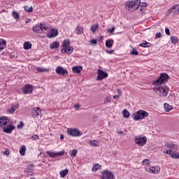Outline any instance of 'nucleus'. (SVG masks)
Returning <instances> with one entry per match:
<instances>
[{
	"mask_svg": "<svg viewBox=\"0 0 179 179\" xmlns=\"http://www.w3.org/2000/svg\"><path fill=\"white\" fill-rule=\"evenodd\" d=\"M165 33L167 36H170V29L169 28H165Z\"/></svg>",
	"mask_w": 179,
	"mask_h": 179,
	"instance_id": "nucleus-50",
	"label": "nucleus"
},
{
	"mask_svg": "<svg viewBox=\"0 0 179 179\" xmlns=\"http://www.w3.org/2000/svg\"><path fill=\"white\" fill-rule=\"evenodd\" d=\"M117 93H121V90L117 89Z\"/></svg>",
	"mask_w": 179,
	"mask_h": 179,
	"instance_id": "nucleus-59",
	"label": "nucleus"
},
{
	"mask_svg": "<svg viewBox=\"0 0 179 179\" xmlns=\"http://www.w3.org/2000/svg\"><path fill=\"white\" fill-rule=\"evenodd\" d=\"M17 108H19V104L13 105L11 108L8 110V113L9 114H13Z\"/></svg>",
	"mask_w": 179,
	"mask_h": 179,
	"instance_id": "nucleus-20",
	"label": "nucleus"
},
{
	"mask_svg": "<svg viewBox=\"0 0 179 179\" xmlns=\"http://www.w3.org/2000/svg\"><path fill=\"white\" fill-rule=\"evenodd\" d=\"M114 30H115V27H113L111 29H107L108 33H114Z\"/></svg>",
	"mask_w": 179,
	"mask_h": 179,
	"instance_id": "nucleus-47",
	"label": "nucleus"
},
{
	"mask_svg": "<svg viewBox=\"0 0 179 179\" xmlns=\"http://www.w3.org/2000/svg\"><path fill=\"white\" fill-rule=\"evenodd\" d=\"M4 155H6V156H9V152H8V151L4 152Z\"/></svg>",
	"mask_w": 179,
	"mask_h": 179,
	"instance_id": "nucleus-57",
	"label": "nucleus"
},
{
	"mask_svg": "<svg viewBox=\"0 0 179 179\" xmlns=\"http://www.w3.org/2000/svg\"><path fill=\"white\" fill-rule=\"evenodd\" d=\"M58 47H59V42L58 41H55L50 45V50H54V48H58Z\"/></svg>",
	"mask_w": 179,
	"mask_h": 179,
	"instance_id": "nucleus-23",
	"label": "nucleus"
},
{
	"mask_svg": "<svg viewBox=\"0 0 179 179\" xmlns=\"http://www.w3.org/2000/svg\"><path fill=\"white\" fill-rule=\"evenodd\" d=\"M113 99H120V96L118 95H114Z\"/></svg>",
	"mask_w": 179,
	"mask_h": 179,
	"instance_id": "nucleus-55",
	"label": "nucleus"
},
{
	"mask_svg": "<svg viewBox=\"0 0 179 179\" xmlns=\"http://www.w3.org/2000/svg\"><path fill=\"white\" fill-rule=\"evenodd\" d=\"M46 155H48V156H49V157L52 159H55V157H59L61 156H64V155H65V152L61 151V152H55L52 151H47Z\"/></svg>",
	"mask_w": 179,
	"mask_h": 179,
	"instance_id": "nucleus-8",
	"label": "nucleus"
},
{
	"mask_svg": "<svg viewBox=\"0 0 179 179\" xmlns=\"http://www.w3.org/2000/svg\"><path fill=\"white\" fill-rule=\"evenodd\" d=\"M30 179H35L34 178H30Z\"/></svg>",
	"mask_w": 179,
	"mask_h": 179,
	"instance_id": "nucleus-61",
	"label": "nucleus"
},
{
	"mask_svg": "<svg viewBox=\"0 0 179 179\" xmlns=\"http://www.w3.org/2000/svg\"><path fill=\"white\" fill-rule=\"evenodd\" d=\"M96 44H97V39H92L90 41L91 45H96Z\"/></svg>",
	"mask_w": 179,
	"mask_h": 179,
	"instance_id": "nucleus-42",
	"label": "nucleus"
},
{
	"mask_svg": "<svg viewBox=\"0 0 179 179\" xmlns=\"http://www.w3.org/2000/svg\"><path fill=\"white\" fill-rule=\"evenodd\" d=\"M165 146H166V148H169L170 149V143H166Z\"/></svg>",
	"mask_w": 179,
	"mask_h": 179,
	"instance_id": "nucleus-53",
	"label": "nucleus"
},
{
	"mask_svg": "<svg viewBox=\"0 0 179 179\" xmlns=\"http://www.w3.org/2000/svg\"><path fill=\"white\" fill-rule=\"evenodd\" d=\"M69 172V171L68 169H64L62 171H60L59 172L60 177L62 178H64V177L68 174Z\"/></svg>",
	"mask_w": 179,
	"mask_h": 179,
	"instance_id": "nucleus-25",
	"label": "nucleus"
},
{
	"mask_svg": "<svg viewBox=\"0 0 179 179\" xmlns=\"http://www.w3.org/2000/svg\"><path fill=\"white\" fill-rule=\"evenodd\" d=\"M146 6H148V5H146V3H143L142 5L141 6L140 10L141 12H143V8H146Z\"/></svg>",
	"mask_w": 179,
	"mask_h": 179,
	"instance_id": "nucleus-46",
	"label": "nucleus"
},
{
	"mask_svg": "<svg viewBox=\"0 0 179 179\" xmlns=\"http://www.w3.org/2000/svg\"><path fill=\"white\" fill-rule=\"evenodd\" d=\"M9 122V119L7 117L3 116L0 117V127H3Z\"/></svg>",
	"mask_w": 179,
	"mask_h": 179,
	"instance_id": "nucleus-18",
	"label": "nucleus"
},
{
	"mask_svg": "<svg viewBox=\"0 0 179 179\" xmlns=\"http://www.w3.org/2000/svg\"><path fill=\"white\" fill-rule=\"evenodd\" d=\"M5 47H6V41L0 39V51H2Z\"/></svg>",
	"mask_w": 179,
	"mask_h": 179,
	"instance_id": "nucleus-24",
	"label": "nucleus"
},
{
	"mask_svg": "<svg viewBox=\"0 0 179 179\" xmlns=\"http://www.w3.org/2000/svg\"><path fill=\"white\" fill-rule=\"evenodd\" d=\"M107 103H111V98L110 96H108L104 99V103L107 104Z\"/></svg>",
	"mask_w": 179,
	"mask_h": 179,
	"instance_id": "nucleus-41",
	"label": "nucleus"
},
{
	"mask_svg": "<svg viewBox=\"0 0 179 179\" xmlns=\"http://www.w3.org/2000/svg\"><path fill=\"white\" fill-rule=\"evenodd\" d=\"M147 117H149V113L143 110H138L133 115L134 121H139V120H143V118H146Z\"/></svg>",
	"mask_w": 179,
	"mask_h": 179,
	"instance_id": "nucleus-4",
	"label": "nucleus"
},
{
	"mask_svg": "<svg viewBox=\"0 0 179 179\" xmlns=\"http://www.w3.org/2000/svg\"><path fill=\"white\" fill-rule=\"evenodd\" d=\"M24 153H26V146L22 145L20 149V155H21V156H24Z\"/></svg>",
	"mask_w": 179,
	"mask_h": 179,
	"instance_id": "nucleus-28",
	"label": "nucleus"
},
{
	"mask_svg": "<svg viewBox=\"0 0 179 179\" xmlns=\"http://www.w3.org/2000/svg\"><path fill=\"white\" fill-rule=\"evenodd\" d=\"M30 170V168H28V171H29Z\"/></svg>",
	"mask_w": 179,
	"mask_h": 179,
	"instance_id": "nucleus-60",
	"label": "nucleus"
},
{
	"mask_svg": "<svg viewBox=\"0 0 179 179\" xmlns=\"http://www.w3.org/2000/svg\"><path fill=\"white\" fill-rule=\"evenodd\" d=\"M22 90L24 94H31V93H33V87L31 85L27 84L22 88Z\"/></svg>",
	"mask_w": 179,
	"mask_h": 179,
	"instance_id": "nucleus-14",
	"label": "nucleus"
},
{
	"mask_svg": "<svg viewBox=\"0 0 179 179\" xmlns=\"http://www.w3.org/2000/svg\"><path fill=\"white\" fill-rule=\"evenodd\" d=\"M72 71L74 73H80L83 71L82 66H76L72 67Z\"/></svg>",
	"mask_w": 179,
	"mask_h": 179,
	"instance_id": "nucleus-19",
	"label": "nucleus"
},
{
	"mask_svg": "<svg viewBox=\"0 0 179 179\" xmlns=\"http://www.w3.org/2000/svg\"><path fill=\"white\" fill-rule=\"evenodd\" d=\"M37 71H38V72H45V71H47V69H45L44 68H41V67H38Z\"/></svg>",
	"mask_w": 179,
	"mask_h": 179,
	"instance_id": "nucleus-48",
	"label": "nucleus"
},
{
	"mask_svg": "<svg viewBox=\"0 0 179 179\" xmlns=\"http://www.w3.org/2000/svg\"><path fill=\"white\" fill-rule=\"evenodd\" d=\"M140 47H143L144 48H148L150 47V43L145 41L143 43L140 44Z\"/></svg>",
	"mask_w": 179,
	"mask_h": 179,
	"instance_id": "nucleus-32",
	"label": "nucleus"
},
{
	"mask_svg": "<svg viewBox=\"0 0 179 179\" xmlns=\"http://www.w3.org/2000/svg\"><path fill=\"white\" fill-rule=\"evenodd\" d=\"M24 10H26V12H28V13H31V12H33V7L32 6L29 7V6H25L24 7Z\"/></svg>",
	"mask_w": 179,
	"mask_h": 179,
	"instance_id": "nucleus-36",
	"label": "nucleus"
},
{
	"mask_svg": "<svg viewBox=\"0 0 179 179\" xmlns=\"http://www.w3.org/2000/svg\"><path fill=\"white\" fill-rule=\"evenodd\" d=\"M80 107V105H79V104H76L74 106L75 108H79Z\"/></svg>",
	"mask_w": 179,
	"mask_h": 179,
	"instance_id": "nucleus-54",
	"label": "nucleus"
},
{
	"mask_svg": "<svg viewBox=\"0 0 179 179\" xmlns=\"http://www.w3.org/2000/svg\"><path fill=\"white\" fill-rule=\"evenodd\" d=\"M134 142L138 146H145L146 142H148V138L146 136L141 137V136H137L134 138Z\"/></svg>",
	"mask_w": 179,
	"mask_h": 179,
	"instance_id": "nucleus-6",
	"label": "nucleus"
},
{
	"mask_svg": "<svg viewBox=\"0 0 179 179\" xmlns=\"http://www.w3.org/2000/svg\"><path fill=\"white\" fill-rule=\"evenodd\" d=\"M55 72L56 73H57V75H68V70L59 66L57 67Z\"/></svg>",
	"mask_w": 179,
	"mask_h": 179,
	"instance_id": "nucleus-13",
	"label": "nucleus"
},
{
	"mask_svg": "<svg viewBox=\"0 0 179 179\" xmlns=\"http://www.w3.org/2000/svg\"><path fill=\"white\" fill-rule=\"evenodd\" d=\"M71 42L69 39H66L63 41L62 48L61 50V52L62 54H69V55H71L72 52H73V47L70 45Z\"/></svg>",
	"mask_w": 179,
	"mask_h": 179,
	"instance_id": "nucleus-2",
	"label": "nucleus"
},
{
	"mask_svg": "<svg viewBox=\"0 0 179 179\" xmlns=\"http://www.w3.org/2000/svg\"><path fill=\"white\" fill-rule=\"evenodd\" d=\"M77 153H78V150L76 149H73L69 152V155L71 157H76Z\"/></svg>",
	"mask_w": 179,
	"mask_h": 179,
	"instance_id": "nucleus-31",
	"label": "nucleus"
},
{
	"mask_svg": "<svg viewBox=\"0 0 179 179\" xmlns=\"http://www.w3.org/2000/svg\"><path fill=\"white\" fill-rule=\"evenodd\" d=\"M101 179H115V176L111 171L105 170L101 171Z\"/></svg>",
	"mask_w": 179,
	"mask_h": 179,
	"instance_id": "nucleus-7",
	"label": "nucleus"
},
{
	"mask_svg": "<svg viewBox=\"0 0 179 179\" xmlns=\"http://www.w3.org/2000/svg\"><path fill=\"white\" fill-rule=\"evenodd\" d=\"M67 134L70 136H81L82 133L79 131L78 129H72V128H69L67 129Z\"/></svg>",
	"mask_w": 179,
	"mask_h": 179,
	"instance_id": "nucleus-9",
	"label": "nucleus"
},
{
	"mask_svg": "<svg viewBox=\"0 0 179 179\" xmlns=\"http://www.w3.org/2000/svg\"><path fill=\"white\" fill-rule=\"evenodd\" d=\"M177 6H178V5H174L171 8L169 9L168 10V13H177V15L178 14V11H177ZM173 10H176V11H173Z\"/></svg>",
	"mask_w": 179,
	"mask_h": 179,
	"instance_id": "nucleus-21",
	"label": "nucleus"
},
{
	"mask_svg": "<svg viewBox=\"0 0 179 179\" xmlns=\"http://www.w3.org/2000/svg\"><path fill=\"white\" fill-rule=\"evenodd\" d=\"M149 162H150V160H149V159H145L143 162H142V164H143V166L146 165V164H149Z\"/></svg>",
	"mask_w": 179,
	"mask_h": 179,
	"instance_id": "nucleus-43",
	"label": "nucleus"
},
{
	"mask_svg": "<svg viewBox=\"0 0 179 179\" xmlns=\"http://www.w3.org/2000/svg\"><path fill=\"white\" fill-rule=\"evenodd\" d=\"M31 48V43L30 42H24V50H30Z\"/></svg>",
	"mask_w": 179,
	"mask_h": 179,
	"instance_id": "nucleus-29",
	"label": "nucleus"
},
{
	"mask_svg": "<svg viewBox=\"0 0 179 179\" xmlns=\"http://www.w3.org/2000/svg\"><path fill=\"white\" fill-rule=\"evenodd\" d=\"M100 167H101V166H100V164H95L93 167H92V171H97V170L100 169Z\"/></svg>",
	"mask_w": 179,
	"mask_h": 179,
	"instance_id": "nucleus-35",
	"label": "nucleus"
},
{
	"mask_svg": "<svg viewBox=\"0 0 179 179\" xmlns=\"http://www.w3.org/2000/svg\"><path fill=\"white\" fill-rule=\"evenodd\" d=\"M57 36H58V30L55 29H52L50 30V31H49L47 34H46V37L48 38H52L54 37H57Z\"/></svg>",
	"mask_w": 179,
	"mask_h": 179,
	"instance_id": "nucleus-15",
	"label": "nucleus"
},
{
	"mask_svg": "<svg viewBox=\"0 0 179 179\" xmlns=\"http://www.w3.org/2000/svg\"><path fill=\"white\" fill-rule=\"evenodd\" d=\"M162 38V33L157 32L155 34V40H157V38Z\"/></svg>",
	"mask_w": 179,
	"mask_h": 179,
	"instance_id": "nucleus-45",
	"label": "nucleus"
},
{
	"mask_svg": "<svg viewBox=\"0 0 179 179\" xmlns=\"http://www.w3.org/2000/svg\"><path fill=\"white\" fill-rule=\"evenodd\" d=\"M99 29V24H94V25H92L90 27V30L92 33H96V30Z\"/></svg>",
	"mask_w": 179,
	"mask_h": 179,
	"instance_id": "nucleus-27",
	"label": "nucleus"
},
{
	"mask_svg": "<svg viewBox=\"0 0 179 179\" xmlns=\"http://www.w3.org/2000/svg\"><path fill=\"white\" fill-rule=\"evenodd\" d=\"M125 6L127 10H131V9L136 10L141 6V0L129 1L126 2Z\"/></svg>",
	"mask_w": 179,
	"mask_h": 179,
	"instance_id": "nucleus-3",
	"label": "nucleus"
},
{
	"mask_svg": "<svg viewBox=\"0 0 179 179\" xmlns=\"http://www.w3.org/2000/svg\"><path fill=\"white\" fill-rule=\"evenodd\" d=\"M41 117V109H40L38 107L34 108L31 110V117L35 120V118H37L38 116Z\"/></svg>",
	"mask_w": 179,
	"mask_h": 179,
	"instance_id": "nucleus-11",
	"label": "nucleus"
},
{
	"mask_svg": "<svg viewBox=\"0 0 179 179\" xmlns=\"http://www.w3.org/2000/svg\"><path fill=\"white\" fill-rule=\"evenodd\" d=\"M89 145L91 146H99V142L96 140H91L89 141Z\"/></svg>",
	"mask_w": 179,
	"mask_h": 179,
	"instance_id": "nucleus-30",
	"label": "nucleus"
},
{
	"mask_svg": "<svg viewBox=\"0 0 179 179\" xmlns=\"http://www.w3.org/2000/svg\"><path fill=\"white\" fill-rule=\"evenodd\" d=\"M178 13H179V8H178Z\"/></svg>",
	"mask_w": 179,
	"mask_h": 179,
	"instance_id": "nucleus-62",
	"label": "nucleus"
},
{
	"mask_svg": "<svg viewBox=\"0 0 179 179\" xmlns=\"http://www.w3.org/2000/svg\"><path fill=\"white\" fill-rule=\"evenodd\" d=\"M76 33L77 34H82V33H83V27L78 26L76 29Z\"/></svg>",
	"mask_w": 179,
	"mask_h": 179,
	"instance_id": "nucleus-34",
	"label": "nucleus"
},
{
	"mask_svg": "<svg viewBox=\"0 0 179 179\" xmlns=\"http://www.w3.org/2000/svg\"><path fill=\"white\" fill-rule=\"evenodd\" d=\"M164 107L166 113H169V111H171V110H173V106H169V103H164Z\"/></svg>",
	"mask_w": 179,
	"mask_h": 179,
	"instance_id": "nucleus-26",
	"label": "nucleus"
},
{
	"mask_svg": "<svg viewBox=\"0 0 179 179\" xmlns=\"http://www.w3.org/2000/svg\"><path fill=\"white\" fill-rule=\"evenodd\" d=\"M170 149H174L175 150H178V145L173 143H170Z\"/></svg>",
	"mask_w": 179,
	"mask_h": 179,
	"instance_id": "nucleus-38",
	"label": "nucleus"
},
{
	"mask_svg": "<svg viewBox=\"0 0 179 179\" xmlns=\"http://www.w3.org/2000/svg\"><path fill=\"white\" fill-rule=\"evenodd\" d=\"M23 125H24L23 122H20V124H18V125L17 126V128L18 129H20L21 128H23Z\"/></svg>",
	"mask_w": 179,
	"mask_h": 179,
	"instance_id": "nucleus-49",
	"label": "nucleus"
},
{
	"mask_svg": "<svg viewBox=\"0 0 179 179\" xmlns=\"http://www.w3.org/2000/svg\"><path fill=\"white\" fill-rule=\"evenodd\" d=\"M13 17H14V19H19V14L17 13H16L15 11H13L11 13Z\"/></svg>",
	"mask_w": 179,
	"mask_h": 179,
	"instance_id": "nucleus-39",
	"label": "nucleus"
},
{
	"mask_svg": "<svg viewBox=\"0 0 179 179\" xmlns=\"http://www.w3.org/2000/svg\"><path fill=\"white\" fill-rule=\"evenodd\" d=\"M13 129H15V127L13 126V124H9L6 127H4L3 131L6 134H12V131H13Z\"/></svg>",
	"mask_w": 179,
	"mask_h": 179,
	"instance_id": "nucleus-16",
	"label": "nucleus"
},
{
	"mask_svg": "<svg viewBox=\"0 0 179 179\" xmlns=\"http://www.w3.org/2000/svg\"><path fill=\"white\" fill-rule=\"evenodd\" d=\"M104 38V37L103 36H100V38H99L98 41H103V39Z\"/></svg>",
	"mask_w": 179,
	"mask_h": 179,
	"instance_id": "nucleus-52",
	"label": "nucleus"
},
{
	"mask_svg": "<svg viewBox=\"0 0 179 179\" xmlns=\"http://www.w3.org/2000/svg\"><path fill=\"white\" fill-rule=\"evenodd\" d=\"M138 54L139 52L136 51V50L135 49H133L132 51L131 52V55H138Z\"/></svg>",
	"mask_w": 179,
	"mask_h": 179,
	"instance_id": "nucleus-44",
	"label": "nucleus"
},
{
	"mask_svg": "<svg viewBox=\"0 0 179 179\" xmlns=\"http://www.w3.org/2000/svg\"><path fill=\"white\" fill-rule=\"evenodd\" d=\"M113 44H114V40L113 39L106 40V47H107V48H111V47H113Z\"/></svg>",
	"mask_w": 179,
	"mask_h": 179,
	"instance_id": "nucleus-22",
	"label": "nucleus"
},
{
	"mask_svg": "<svg viewBox=\"0 0 179 179\" xmlns=\"http://www.w3.org/2000/svg\"><path fill=\"white\" fill-rule=\"evenodd\" d=\"M171 41L173 44H177V43H178V38H177L176 36H171Z\"/></svg>",
	"mask_w": 179,
	"mask_h": 179,
	"instance_id": "nucleus-37",
	"label": "nucleus"
},
{
	"mask_svg": "<svg viewBox=\"0 0 179 179\" xmlns=\"http://www.w3.org/2000/svg\"><path fill=\"white\" fill-rule=\"evenodd\" d=\"M117 134H118L119 135H122V134H124V131H117Z\"/></svg>",
	"mask_w": 179,
	"mask_h": 179,
	"instance_id": "nucleus-56",
	"label": "nucleus"
},
{
	"mask_svg": "<svg viewBox=\"0 0 179 179\" xmlns=\"http://www.w3.org/2000/svg\"><path fill=\"white\" fill-rule=\"evenodd\" d=\"M107 76H108V74L107 73L103 71V70L99 69L96 80H103V79L107 78Z\"/></svg>",
	"mask_w": 179,
	"mask_h": 179,
	"instance_id": "nucleus-12",
	"label": "nucleus"
},
{
	"mask_svg": "<svg viewBox=\"0 0 179 179\" xmlns=\"http://www.w3.org/2000/svg\"><path fill=\"white\" fill-rule=\"evenodd\" d=\"M31 139H34V141H38V139H40V137L37 134H34L31 136Z\"/></svg>",
	"mask_w": 179,
	"mask_h": 179,
	"instance_id": "nucleus-40",
	"label": "nucleus"
},
{
	"mask_svg": "<svg viewBox=\"0 0 179 179\" xmlns=\"http://www.w3.org/2000/svg\"><path fill=\"white\" fill-rule=\"evenodd\" d=\"M107 54H113L114 52V50H106Z\"/></svg>",
	"mask_w": 179,
	"mask_h": 179,
	"instance_id": "nucleus-51",
	"label": "nucleus"
},
{
	"mask_svg": "<svg viewBox=\"0 0 179 179\" xmlns=\"http://www.w3.org/2000/svg\"><path fill=\"white\" fill-rule=\"evenodd\" d=\"M32 30L34 31V33H38L40 34L42 32L44 33V31H45L48 30V26H47L45 23L37 24L33 27Z\"/></svg>",
	"mask_w": 179,
	"mask_h": 179,
	"instance_id": "nucleus-5",
	"label": "nucleus"
},
{
	"mask_svg": "<svg viewBox=\"0 0 179 179\" xmlns=\"http://www.w3.org/2000/svg\"><path fill=\"white\" fill-rule=\"evenodd\" d=\"M166 155H169L172 157V159H179V154L178 152L174 153L173 152V150H166L165 152Z\"/></svg>",
	"mask_w": 179,
	"mask_h": 179,
	"instance_id": "nucleus-17",
	"label": "nucleus"
},
{
	"mask_svg": "<svg viewBox=\"0 0 179 179\" xmlns=\"http://www.w3.org/2000/svg\"><path fill=\"white\" fill-rule=\"evenodd\" d=\"M145 171L148 173H152V174H159L160 173V167L159 166H150L145 168Z\"/></svg>",
	"mask_w": 179,
	"mask_h": 179,
	"instance_id": "nucleus-10",
	"label": "nucleus"
},
{
	"mask_svg": "<svg viewBox=\"0 0 179 179\" xmlns=\"http://www.w3.org/2000/svg\"><path fill=\"white\" fill-rule=\"evenodd\" d=\"M169 80V75L167 73H162L160 77L156 80L155 81L152 82V85L156 86L153 88V92L160 96L161 97H166L167 94H169V87L166 85H163V83H167Z\"/></svg>",
	"mask_w": 179,
	"mask_h": 179,
	"instance_id": "nucleus-1",
	"label": "nucleus"
},
{
	"mask_svg": "<svg viewBox=\"0 0 179 179\" xmlns=\"http://www.w3.org/2000/svg\"><path fill=\"white\" fill-rule=\"evenodd\" d=\"M60 139H61V140L64 139V135L62 134V135L60 136Z\"/></svg>",
	"mask_w": 179,
	"mask_h": 179,
	"instance_id": "nucleus-58",
	"label": "nucleus"
},
{
	"mask_svg": "<svg viewBox=\"0 0 179 179\" xmlns=\"http://www.w3.org/2000/svg\"><path fill=\"white\" fill-rule=\"evenodd\" d=\"M122 114H123L124 118H129L130 114H129V112L127 110H126V109L122 111Z\"/></svg>",
	"mask_w": 179,
	"mask_h": 179,
	"instance_id": "nucleus-33",
	"label": "nucleus"
}]
</instances>
